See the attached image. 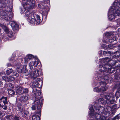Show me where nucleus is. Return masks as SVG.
I'll list each match as a JSON object with an SVG mask.
<instances>
[{
  "mask_svg": "<svg viewBox=\"0 0 120 120\" xmlns=\"http://www.w3.org/2000/svg\"><path fill=\"white\" fill-rule=\"evenodd\" d=\"M17 107L19 111H20L21 112L23 111L24 109V107L23 106L21 105H18Z\"/></svg>",
  "mask_w": 120,
  "mask_h": 120,
  "instance_id": "obj_28",
  "label": "nucleus"
},
{
  "mask_svg": "<svg viewBox=\"0 0 120 120\" xmlns=\"http://www.w3.org/2000/svg\"><path fill=\"white\" fill-rule=\"evenodd\" d=\"M17 91L19 92H20L22 91L23 90V88L21 87H18L17 88Z\"/></svg>",
  "mask_w": 120,
  "mask_h": 120,
  "instance_id": "obj_42",
  "label": "nucleus"
},
{
  "mask_svg": "<svg viewBox=\"0 0 120 120\" xmlns=\"http://www.w3.org/2000/svg\"><path fill=\"white\" fill-rule=\"evenodd\" d=\"M115 47L116 46L115 45L111 44L108 45V48H109L110 49H112L114 48H115Z\"/></svg>",
  "mask_w": 120,
  "mask_h": 120,
  "instance_id": "obj_32",
  "label": "nucleus"
},
{
  "mask_svg": "<svg viewBox=\"0 0 120 120\" xmlns=\"http://www.w3.org/2000/svg\"><path fill=\"white\" fill-rule=\"evenodd\" d=\"M35 17L36 18V24H39L41 22L42 20H41L40 19V16L38 15H35Z\"/></svg>",
  "mask_w": 120,
  "mask_h": 120,
  "instance_id": "obj_18",
  "label": "nucleus"
},
{
  "mask_svg": "<svg viewBox=\"0 0 120 120\" xmlns=\"http://www.w3.org/2000/svg\"><path fill=\"white\" fill-rule=\"evenodd\" d=\"M22 116L24 117L26 116L27 115V112L26 111H24L21 112Z\"/></svg>",
  "mask_w": 120,
  "mask_h": 120,
  "instance_id": "obj_35",
  "label": "nucleus"
},
{
  "mask_svg": "<svg viewBox=\"0 0 120 120\" xmlns=\"http://www.w3.org/2000/svg\"><path fill=\"white\" fill-rule=\"evenodd\" d=\"M110 68L106 67H102L101 69V71H103V73L106 74V73H108L109 72L112 73H113L115 71L114 69L113 68H111L110 69V67H109Z\"/></svg>",
  "mask_w": 120,
  "mask_h": 120,
  "instance_id": "obj_10",
  "label": "nucleus"
},
{
  "mask_svg": "<svg viewBox=\"0 0 120 120\" xmlns=\"http://www.w3.org/2000/svg\"><path fill=\"white\" fill-rule=\"evenodd\" d=\"M117 47H118V49L120 50V45H118Z\"/></svg>",
  "mask_w": 120,
  "mask_h": 120,
  "instance_id": "obj_64",
  "label": "nucleus"
},
{
  "mask_svg": "<svg viewBox=\"0 0 120 120\" xmlns=\"http://www.w3.org/2000/svg\"><path fill=\"white\" fill-rule=\"evenodd\" d=\"M33 87L32 88L36 87H38L39 86V84L37 81L36 82H34L32 84Z\"/></svg>",
  "mask_w": 120,
  "mask_h": 120,
  "instance_id": "obj_23",
  "label": "nucleus"
},
{
  "mask_svg": "<svg viewBox=\"0 0 120 120\" xmlns=\"http://www.w3.org/2000/svg\"><path fill=\"white\" fill-rule=\"evenodd\" d=\"M109 12L116 14V15H120V0H117V2H114L113 5L109 11Z\"/></svg>",
  "mask_w": 120,
  "mask_h": 120,
  "instance_id": "obj_2",
  "label": "nucleus"
},
{
  "mask_svg": "<svg viewBox=\"0 0 120 120\" xmlns=\"http://www.w3.org/2000/svg\"><path fill=\"white\" fill-rule=\"evenodd\" d=\"M94 107L95 109L97 110L98 109V108L100 106L98 103H95L94 104Z\"/></svg>",
  "mask_w": 120,
  "mask_h": 120,
  "instance_id": "obj_34",
  "label": "nucleus"
},
{
  "mask_svg": "<svg viewBox=\"0 0 120 120\" xmlns=\"http://www.w3.org/2000/svg\"><path fill=\"white\" fill-rule=\"evenodd\" d=\"M116 88L117 91L115 94L116 98L118 99L120 97V82H118L116 84Z\"/></svg>",
  "mask_w": 120,
  "mask_h": 120,
  "instance_id": "obj_11",
  "label": "nucleus"
},
{
  "mask_svg": "<svg viewBox=\"0 0 120 120\" xmlns=\"http://www.w3.org/2000/svg\"><path fill=\"white\" fill-rule=\"evenodd\" d=\"M117 73L118 74L117 75H116V73L114 74L115 79L116 80V81H118V79L119 78L118 76V74H119L118 73Z\"/></svg>",
  "mask_w": 120,
  "mask_h": 120,
  "instance_id": "obj_36",
  "label": "nucleus"
},
{
  "mask_svg": "<svg viewBox=\"0 0 120 120\" xmlns=\"http://www.w3.org/2000/svg\"><path fill=\"white\" fill-rule=\"evenodd\" d=\"M101 75L100 74H98V82L99 83L101 86L100 87H95L94 88V91L99 92L101 91H105L107 88L106 86V83L104 81L103 77H101Z\"/></svg>",
  "mask_w": 120,
  "mask_h": 120,
  "instance_id": "obj_1",
  "label": "nucleus"
},
{
  "mask_svg": "<svg viewBox=\"0 0 120 120\" xmlns=\"http://www.w3.org/2000/svg\"><path fill=\"white\" fill-rule=\"evenodd\" d=\"M98 102L100 104H104L105 102L104 99L102 98H101L98 99Z\"/></svg>",
  "mask_w": 120,
  "mask_h": 120,
  "instance_id": "obj_31",
  "label": "nucleus"
},
{
  "mask_svg": "<svg viewBox=\"0 0 120 120\" xmlns=\"http://www.w3.org/2000/svg\"><path fill=\"white\" fill-rule=\"evenodd\" d=\"M7 13L2 10L0 12V16L3 18L5 19V17H7Z\"/></svg>",
  "mask_w": 120,
  "mask_h": 120,
  "instance_id": "obj_20",
  "label": "nucleus"
},
{
  "mask_svg": "<svg viewBox=\"0 0 120 120\" xmlns=\"http://www.w3.org/2000/svg\"><path fill=\"white\" fill-rule=\"evenodd\" d=\"M7 98L6 97H5L4 96L2 97L0 99V100L1 101H3L4 104H6L8 103L7 101Z\"/></svg>",
  "mask_w": 120,
  "mask_h": 120,
  "instance_id": "obj_19",
  "label": "nucleus"
},
{
  "mask_svg": "<svg viewBox=\"0 0 120 120\" xmlns=\"http://www.w3.org/2000/svg\"><path fill=\"white\" fill-rule=\"evenodd\" d=\"M26 56L30 60L34 58V56L33 55L30 54H28Z\"/></svg>",
  "mask_w": 120,
  "mask_h": 120,
  "instance_id": "obj_37",
  "label": "nucleus"
},
{
  "mask_svg": "<svg viewBox=\"0 0 120 120\" xmlns=\"http://www.w3.org/2000/svg\"><path fill=\"white\" fill-rule=\"evenodd\" d=\"M11 26L14 30H18L19 29V26L17 23L14 22H12L11 24Z\"/></svg>",
  "mask_w": 120,
  "mask_h": 120,
  "instance_id": "obj_14",
  "label": "nucleus"
},
{
  "mask_svg": "<svg viewBox=\"0 0 120 120\" xmlns=\"http://www.w3.org/2000/svg\"><path fill=\"white\" fill-rule=\"evenodd\" d=\"M7 65L8 66H11V64L10 63H8L7 64Z\"/></svg>",
  "mask_w": 120,
  "mask_h": 120,
  "instance_id": "obj_62",
  "label": "nucleus"
},
{
  "mask_svg": "<svg viewBox=\"0 0 120 120\" xmlns=\"http://www.w3.org/2000/svg\"><path fill=\"white\" fill-rule=\"evenodd\" d=\"M120 118V116L118 115H117L113 118L112 120H116V119L119 120Z\"/></svg>",
  "mask_w": 120,
  "mask_h": 120,
  "instance_id": "obj_46",
  "label": "nucleus"
},
{
  "mask_svg": "<svg viewBox=\"0 0 120 120\" xmlns=\"http://www.w3.org/2000/svg\"><path fill=\"white\" fill-rule=\"evenodd\" d=\"M33 91L36 97H39L41 94V93L38 90H37L36 88L35 87L33 88Z\"/></svg>",
  "mask_w": 120,
  "mask_h": 120,
  "instance_id": "obj_15",
  "label": "nucleus"
},
{
  "mask_svg": "<svg viewBox=\"0 0 120 120\" xmlns=\"http://www.w3.org/2000/svg\"><path fill=\"white\" fill-rule=\"evenodd\" d=\"M117 23L118 24H120V19H118Z\"/></svg>",
  "mask_w": 120,
  "mask_h": 120,
  "instance_id": "obj_61",
  "label": "nucleus"
},
{
  "mask_svg": "<svg viewBox=\"0 0 120 120\" xmlns=\"http://www.w3.org/2000/svg\"><path fill=\"white\" fill-rule=\"evenodd\" d=\"M36 105H33L31 107L32 109L33 110H35L36 109Z\"/></svg>",
  "mask_w": 120,
  "mask_h": 120,
  "instance_id": "obj_58",
  "label": "nucleus"
},
{
  "mask_svg": "<svg viewBox=\"0 0 120 120\" xmlns=\"http://www.w3.org/2000/svg\"><path fill=\"white\" fill-rule=\"evenodd\" d=\"M9 79H11L12 81L13 80L15 79L14 78L12 77H10Z\"/></svg>",
  "mask_w": 120,
  "mask_h": 120,
  "instance_id": "obj_60",
  "label": "nucleus"
},
{
  "mask_svg": "<svg viewBox=\"0 0 120 120\" xmlns=\"http://www.w3.org/2000/svg\"><path fill=\"white\" fill-rule=\"evenodd\" d=\"M113 14H114V15H113V14H111L110 15H109V19L110 20H112V19H114L115 18V14H114L113 13Z\"/></svg>",
  "mask_w": 120,
  "mask_h": 120,
  "instance_id": "obj_30",
  "label": "nucleus"
},
{
  "mask_svg": "<svg viewBox=\"0 0 120 120\" xmlns=\"http://www.w3.org/2000/svg\"><path fill=\"white\" fill-rule=\"evenodd\" d=\"M13 71L11 68H8L6 71V73L8 75H9L11 73H12Z\"/></svg>",
  "mask_w": 120,
  "mask_h": 120,
  "instance_id": "obj_26",
  "label": "nucleus"
},
{
  "mask_svg": "<svg viewBox=\"0 0 120 120\" xmlns=\"http://www.w3.org/2000/svg\"><path fill=\"white\" fill-rule=\"evenodd\" d=\"M99 72L98 74H100L101 76V77H103V79L104 80V81L106 82L107 83H111L113 81V79L110 76L107 75V73H106V74L105 73H103V71H101V69L99 71Z\"/></svg>",
  "mask_w": 120,
  "mask_h": 120,
  "instance_id": "obj_7",
  "label": "nucleus"
},
{
  "mask_svg": "<svg viewBox=\"0 0 120 120\" xmlns=\"http://www.w3.org/2000/svg\"><path fill=\"white\" fill-rule=\"evenodd\" d=\"M116 72L117 73H119V75H120V67H119V69L116 70Z\"/></svg>",
  "mask_w": 120,
  "mask_h": 120,
  "instance_id": "obj_59",
  "label": "nucleus"
},
{
  "mask_svg": "<svg viewBox=\"0 0 120 120\" xmlns=\"http://www.w3.org/2000/svg\"><path fill=\"white\" fill-rule=\"evenodd\" d=\"M32 120H40V118L38 115H33L32 117Z\"/></svg>",
  "mask_w": 120,
  "mask_h": 120,
  "instance_id": "obj_25",
  "label": "nucleus"
},
{
  "mask_svg": "<svg viewBox=\"0 0 120 120\" xmlns=\"http://www.w3.org/2000/svg\"><path fill=\"white\" fill-rule=\"evenodd\" d=\"M24 74L25 76H27L29 74V72L28 71L26 70L24 72Z\"/></svg>",
  "mask_w": 120,
  "mask_h": 120,
  "instance_id": "obj_56",
  "label": "nucleus"
},
{
  "mask_svg": "<svg viewBox=\"0 0 120 120\" xmlns=\"http://www.w3.org/2000/svg\"><path fill=\"white\" fill-rule=\"evenodd\" d=\"M109 39L107 40V42H108L110 43H112L113 42V40L112 39V37H111L110 38L109 37Z\"/></svg>",
  "mask_w": 120,
  "mask_h": 120,
  "instance_id": "obj_49",
  "label": "nucleus"
},
{
  "mask_svg": "<svg viewBox=\"0 0 120 120\" xmlns=\"http://www.w3.org/2000/svg\"><path fill=\"white\" fill-rule=\"evenodd\" d=\"M11 75L13 76H16V77H18L19 76V74L17 73L16 71H13Z\"/></svg>",
  "mask_w": 120,
  "mask_h": 120,
  "instance_id": "obj_38",
  "label": "nucleus"
},
{
  "mask_svg": "<svg viewBox=\"0 0 120 120\" xmlns=\"http://www.w3.org/2000/svg\"><path fill=\"white\" fill-rule=\"evenodd\" d=\"M103 54L105 56H109L112 54V52L109 51H104Z\"/></svg>",
  "mask_w": 120,
  "mask_h": 120,
  "instance_id": "obj_27",
  "label": "nucleus"
},
{
  "mask_svg": "<svg viewBox=\"0 0 120 120\" xmlns=\"http://www.w3.org/2000/svg\"><path fill=\"white\" fill-rule=\"evenodd\" d=\"M30 75L31 78L33 80L36 79L38 77L39 75L41 74V71L40 70V71L38 70H36L33 72L30 73Z\"/></svg>",
  "mask_w": 120,
  "mask_h": 120,
  "instance_id": "obj_9",
  "label": "nucleus"
},
{
  "mask_svg": "<svg viewBox=\"0 0 120 120\" xmlns=\"http://www.w3.org/2000/svg\"><path fill=\"white\" fill-rule=\"evenodd\" d=\"M23 70L22 68L20 67L17 69V71L19 73H21L23 71Z\"/></svg>",
  "mask_w": 120,
  "mask_h": 120,
  "instance_id": "obj_39",
  "label": "nucleus"
},
{
  "mask_svg": "<svg viewBox=\"0 0 120 120\" xmlns=\"http://www.w3.org/2000/svg\"><path fill=\"white\" fill-rule=\"evenodd\" d=\"M107 46V45H106L104 44L101 45V47L105 49H107L108 48Z\"/></svg>",
  "mask_w": 120,
  "mask_h": 120,
  "instance_id": "obj_40",
  "label": "nucleus"
},
{
  "mask_svg": "<svg viewBox=\"0 0 120 120\" xmlns=\"http://www.w3.org/2000/svg\"><path fill=\"white\" fill-rule=\"evenodd\" d=\"M2 78L4 80L6 81H8V79L6 76H3Z\"/></svg>",
  "mask_w": 120,
  "mask_h": 120,
  "instance_id": "obj_44",
  "label": "nucleus"
},
{
  "mask_svg": "<svg viewBox=\"0 0 120 120\" xmlns=\"http://www.w3.org/2000/svg\"><path fill=\"white\" fill-rule=\"evenodd\" d=\"M7 5V4L3 1H0V8L2 9L6 8Z\"/></svg>",
  "mask_w": 120,
  "mask_h": 120,
  "instance_id": "obj_17",
  "label": "nucleus"
},
{
  "mask_svg": "<svg viewBox=\"0 0 120 120\" xmlns=\"http://www.w3.org/2000/svg\"><path fill=\"white\" fill-rule=\"evenodd\" d=\"M112 35H111V34L109 32H107L105 34V36L106 37H108L110 36V37L111 38V37H112Z\"/></svg>",
  "mask_w": 120,
  "mask_h": 120,
  "instance_id": "obj_47",
  "label": "nucleus"
},
{
  "mask_svg": "<svg viewBox=\"0 0 120 120\" xmlns=\"http://www.w3.org/2000/svg\"><path fill=\"white\" fill-rule=\"evenodd\" d=\"M118 32L119 33H120V28L118 29Z\"/></svg>",
  "mask_w": 120,
  "mask_h": 120,
  "instance_id": "obj_63",
  "label": "nucleus"
},
{
  "mask_svg": "<svg viewBox=\"0 0 120 120\" xmlns=\"http://www.w3.org/2000/svg\"><path fill=\"white\" fill-rule=\"evenodd\" d=\"M8 94L12 96L15 94V92L14 91L11 89H8Z\"/></svg>",
  "mask_w": 120,
  "mask_h": 120,
  "instance_id": "obj_24",
  "label": "nucleus"
},
{
  "mask_svg": "<svg viewBox=\"0 0 120 120\" xmlns=\"http://www.w3.org/2000/svg\"><path fill=\"white\" fill-rule=\"evenodd\" d=\"M25 16L26 17H28L29 16H32V15L30 14V12L29 11L27 10L26 11L25 13Z\"/></svg>",
  "mask_w": 120,
  "mask_h": 120,
  "instance_id": "obj_29",
  "label": "nucleus"
},
{
  "mask_svg": "<svg viewBox=\"0 0 120 120\" xmlns=\"http://www.w3.org/2000/svg\"><path fill=\"white\" fill-rule=\"evenodd\" d=\"M90 112L89 114V116L90 118H94V119L99 120L101 118V115L97 113L94 112V109L92 108H90Z\"/></svg>",
  "mask_w": 120,
  "mask_h": 120,
  "instance_id": "obj_8",
  "label": "nucleus"
},
{
  "mask_svg": "<svg viewBox=\"0 0 120 120\" xmlns=\"http://www.w3.org/2000/svg\"><path fill=\"white\" fill-rule=\"evenodd\" d=\"M34 63V62H31L29 63V65L30 69H35L36 68Z\"/></svg>",
  "mask_w": 120,
  "mask_h": 120,
  "instance_id": "obj_21",
  "label": "nucleus"
},
{
  "mask_svg": "<svg viewBox=\"0 0 120 120\" xmlns=\"http://www.w3.org/2000/svg\"><path fill=\"white\" fill-rule=\"evenodd\" d=\"M116 58H112V60L110 59L109 58L106 57L104 59H102L101 60V61L99 63V68H101H101L102 67H108V66L110 67L111 65L110 64H108V63L111 60L114 61L115 62V63H117V61Z\"/></svg>",
  "mask_w": 120,
  "mask_h": 120,
  "instance_id": "obj_4",
  "label": "nucleus"
},
{
  "mask_svg": "<svg viewBox=\"0 0 120 120\" xmlns=\"http://www.w3.org/2000/svg\"><path fill=\"white\" fill-rule=\"evenodd\" d=\"M0 26L4 30L5 32H7L8 31V29L5 25L4 23H0Z\"/></svg>",
  "mask_w": 120,
  "mask_h": 120,
  "instance_id": "obj_16",
  "label": "nucleus"
},
{
  "mask_svg": "<svg viewBox=\"0 0 120 120\" xmlns=\"http://www.w3.org/2000/svg\"><path fill=\"white\" fill-rule=\"evenodd\" d=\"M5 118L9 120H10L11 119H12V116L11 115H8L6 116L5 117Z\"/></svg>",
  "mask_w": 120,
  "mask_h": 120,
  "instance_id": "obj_48",
  "label": "nucleus"
},
{
  "mask_svg": "<svg viewBox=\"0 0 120 120\" xmlns=\"http://www.w3.org/2000/svg\"><path fill=\"white\" fill-rule=\"evenodd\" d=\"M111 109V107L109 106H107L106 109V112H109L110 111Z\"/></svg>",
  "mask_w": 120,
  "mask_h": 120,
  "instance_id": "obj_43",
  "label": "nucleus"
},
{
  "mask_svg": "<svg viewBox=\"0 0 120 120\" xmlns=\"http://www.w3.org/2000/svg\"><path fill=\"white\" fill-rule=\"evenodd\" d=\"M35 2V0H27L26 2L23 5L24 8L22 9L20 8L21 14L23 13L25 9V10L32 8L34 6Z\"/></svg>",
  "mask_w": 120,
  "mask_h": 120,
  "instance_id": "obj_5",
  "label": "nucleus"
},
{
  "mask_svg": "<svg viewBox=\"0 0 120 120\" xmlns=\"http://www.w3.org/2000/svg\"><path fill=\"white\" fill-rule=\"evenodd\" d=\"M42 101V99L41 98V96L35 97V101H34V104L37 107V109L38 110L37 113L38 114H41V103Z\"/></svg>",
  "mask_w": 120,
  "mask_h": 120,
  "instance_id": "obj_6",
  "label": "nucleus"
},
{
  "mask_svg": "<svg viewBox=\"0 0 120 120\" xmlns=\"http://www.w3.org/2000/svg\"><path fill=\"white\" fill-rule=\"evenodd\" d=\"M99 119L100 120H105L106 118L105 116H101V118H100Z\"/></svg>",
  "mask_w": 120,
  "mask_h": 120,
  "instance_id": "obj_55",
  "label": "nucleus"
},
{
  "mask_svg": "<svg viewBox=\"0 0 120 120\" xmlns=\"http://www.w3.org/2000/svg\"><path fill=\"white\" fill-rule=\"evenodd\" d=\"M5 105L4 104V105H0V106L1 107L4 109L6 110L7 109V106Z\"/></svg>",
  "mask_w": 120,
  "mask_h": 120,
  "instance_id": "obj_45",
  "label": "nucleus"
},
{
  "mask_svg": "<svg viewBox=\"0 0 120 120\" xmlns=\"http://www.w3.org/2000/svg\"><path fill=\"white\" fill-rule=\"evenodd\" d=\"M101 96L102 97L105 98L109 104H112L116 103V101L113 98L115 97L113 93L107 94L106 93H104L101 94Z\"/></svg>",
  "mask_w": 120,
  "mask_h": 120,
  "instance_id": "obj_3",
  "label": "nucleus"
},
{
  "mask_svg": "<svg viewBox=\"0 0 120 120\" xmlns=\"http://www.w3.org/2000/svg\"><path fill=\"white\" fill-rule=\"evenodd\" d=\"M29 98L26 95L22 96L19 98V101L22 102H26L28 100Z\"/></svg>",
  "mask_w": 120,
  "mask_h": 120,
  "instance_id": "obj_12",
  "label": "nucleus"
},
{
  "mask_svg": "<svg viewBox=\"0 0 120 120\" xmlns=\"http://www.w3.org/2000/svg\"><path fill=\"white\" fill-rule=\"evenodd\" d=\"M38 7L42 9L43 8V5L42 4H38Z\"/></svg>",
  "mask_w": 120,
  "mask_h": 120,
  "instance_id": "obj_57",
  "label": "nucleus"
},
{
  "mask_svg": "<svg viewBox=\"0 0 120 120\" xmlns=\"http://www.w3.org/2000/svg\"><path fill=\"white\" fill-rule=\"evenodd\" d=\"M13 34V33L12 31H9L7 34L8 36L9 37H11Z\"/></svg>",
  "mask_w": 120,
  "mask_h": 120,
  "instance_id": "obj_41",
  "label": "nucleus"
},
{
  "mask_svg": "<svg viewBox=\"0 0 120 120\" xmlns=\"http://www.w3.org/2000/svg\"><path fill=\"white\" fill-rule=\"evenodd\" d=\"M24 60L25 61V63H27L29 60L27 57H26H26L24 58Z\"/></svg>",
  "mask_w": 120,
  "mask_h": 120,
  "instance_id": "obj_52",
  "label": "nucleus"
},
{
  "mask_svg": "<svg viewBox=\"0 0 120 120\" xmlns=\"http://www.w3.org/2000/svg\"><path fill=\"white\" fill-rule=\"evenodd\" d=\"M28 92V90L27 88L24 89L23 90V92L24 93H27Z\"/></svg>",
  "mask_w": 120,
  "mask_h": 120,
  "instance_id": "obj_54",
  "label": "nucleus"
},
{
  "mask_svg": "<svg viewBox=\"0 0 120 120\" xmlns=\"http://www.w3.org/2000/svg\"><path fill=\"white\" fill-rule=\"evenodd\" d=\"M115 56H114L113 57H115V56H117L118 57H119L120 55V51H117L115 53Z\"/></svg>",
  "mask_w": 120,
  "mask_h": 120,
  "instance_id": "obj_33",
  "label": "nucleus"
},
{
  "mask_svg": "<svg viewBox=\"0 0 120 120\" xmlns=\"http://www.w3.org/2000/svg\"><path fill=\"white\" fill-rule=\"evenodd\" d=\"M98 111L100 113H103L105 111V108L103 107L100 106L98 108Z\"/></svg>",
  "mask_w": 120,
  "mask_h": 120,
  "instance_id": "obj_22",
  "label": "nucleus"
},
{
  "mask_svg": "<svg viewBox=\"0 0 120 120\" xmlns=\"http://www.w3.org/2000/svg\"><path fill=\"white\" fill-rule=\"evenodd\" d=\"M34 65L35 66V67L36 68V67L38 66V65L39 64L40 62L39 61H38L37 60L36 61L34 62Z\"/></svg>",
  "mask_w": 120,
  "mask_h": 120,
  "instance_id": "obj_50",
  "label": "nucleus"
},
{
  "mask_svg": "<svg viewBox=\"0 0 120 120\" xmlns=\"http://www.w3.org/2000/svg\"><path fill=\"white\" fill-rule=\"evenodd\" d=\"M111 37H112V39L113 40V41L117 40V39L116 36L114 35H112Z\"/></svg>",
  "mask_w": 120,
  "mask_h": 120,
  "instance_id": "obj_51",
  "label": "nucleus"
},
{
  "mask_svg": "<svg viewBox=\"0 0 120 120\" xmlns=\"http://www.w3.org/2000/svg\"><path fill=\"white\" fill-rule=\"evenodd\" d=\"M4 19L9 21H10L11 20V18L10 17L8 16L7 15V17H5Z\"/></svg>",
  "mask_w": 120,
  "mask_h": 120,
  "instance_id": "obj_53",
  "label": "nucleus"
},
{
  "mask_svg": "<svg viewBox=\"0 0 120 120\" xmlns=\"http://www.w3.org/2000/svg\"><path fill=\"white\" fill-rule=\"evenodd\" d=\"M32 16L33 18H32V17L30 16H29L27 18V20L30 23H36V20L34 17L33 15H32Z\"/></svg>",
  "mask_w": 120,
  "mask_h": 120,
  "instance_id": "obj_13",
  "label": "nucleus"
}]
</instances>
